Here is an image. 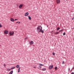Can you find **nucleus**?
Listing matches in <instances>:
<instances>
[{"mask_svg": "<svg viewBox=\"0 0 74 74\" xmlns=\"http://www.w3.org/2000/svg\"><path fill=\"white\" fill-rule=\"evenodd\" d=\"M25 40H26L27 39V37L25 38Z\"/></svg>", "mask_w": 74, "mask_h": 74, "instance_id": "obj_25", "label": "nucleus"}, {"mask_svg": "<svg viewBox=\"0 0 74 74\" xmlns=\"http://www.w3.org/2000/svg\"><path fill=\"white\" fill-rule=\"evenodd\" d=\"M68 70H69V71H70V68H69L68 69Z\"/></svg>", "mask_w": 74, "mask_h": 74, "instance_id": "obj_28", "label": "nucleus"}, {"mask_svg": "<svg viewBox=\"0 0 74 74\" xmlns=\"http://www.w3.org/2000/svg\"><path fill=\"white\" fill-rule=\"evenodd\" d=\"M29 15V13L28 12H26L25 14V16H27Z\"/></svg>", "mask_w": 74, "mask_h": 74, "instance_id": "obj_10", "label": "nucleus"}, {"mask_svg": "<svg viewBox=\"0 0 74 74\" xmlns=\"http://www.w3.org/2000/svg\"><path fill=\"white\" fill-rule=\"evenodd\" d=\"M18 20V19H15V21H17Z\"/></svg>", "mask_w": 74, "mask_h": 74, "instance_id": "obj_31", "label": "nucleus"}, {"mask_svg": "<svg viewBox=\"0 0 74 74\" xmlns=\"http://www.w3.org/2000/svg\"><path fill=\"white\" fill-rule=\"evenodd\" d=\"M13 73V70H12L11 71H10L9 73V74H12Z\"/></svg>", "mask_w": 74, "mask_h": 74, "instance_id": "obj_11", "label": "nucleus"}, {"mask_svg": "<svg viewBox=\"0 0 74 74\" xmlns=\"http://www.w3.org/2000/svg\"><path fill=\"white\" fill-rule=\"evenodd\" d=\"M14 32H9V35L10 36H14Z\"/></svg>", "mask_w": 74, "mask_h": 74, "instance_id": "obj_3", "label": "nucleus"}, {"mask_svg": "<svg viewBox=\"0 0 74 74\" xmlns=\"http://www.w3.org/2000/svg\"><path fill=\"white\" fill-rule=\"evenodd\" d=\"M11 70V69H7V71H10Z\"/></svg>", "mask_w": 74, "mask_h": 74, "instance_id": "obj_18", "label": "nucleus"}, {"mask_svg": "<svg viewBox=\"0 0 74 74\" xmlns=\"http://www.w3.org/2000/svg\"><path fill=\"white\" fill-rule=\"evenodd\" d=\"M20 71V67H19L18 69V73H19Z\"/></svg>", "mask_w": 74, "mask_h": 74, "instance_id": "obj_16", "label": "nucleus"}, {"mask_svg": "<svg viewBox=\"0 0 74 74\" xmlns=\"http://www.w3.org/2000/svg\"><path fill=\"white\" fill-rule=\"evenodd\" d=\"M23 6V5L22 4L20 5L19 6V8H21Z\"/></svg>", "mask_w": 74, "mask_h": 74, "instance_id": "obj_9", "label": "nucleus"}, {"mask_svg": "<svg viewBox=\"0 0 74 74\" xmlns=\"http://www.w3.org/2000/svg\"><path fill=\"white\" fill-rule=\"evenodd\" d=\"M49 69H52V68H53V65H51L49 67Z\"/></svg>", "mask_w": 74, "mask_h": 74, "instance_id": "obj_6", "label": "nucleus"}, {"mask_svg": "<svg viewBox=\"0 0 74 74\" xmlns=\"http://www.w3.org/2000/svg\"><path fill=\"white\" fill-rule=\"evenodd\" d=\"M20 23H21V22H19V23H18V24Z\"/></svg>", "mask_w": 74, "mask_h": 74, "instance_id": "obj_33", "label": "nucleus"}, {"mask_svg": "<svg viewBox=\"0 0 74 74\" xmlns=\"http://www.w3.org/2000/svg\"><path fill=\"white\" fill-rule=\"evenodd\" d=\"M33 44H34V42L33 41H31L29 42L30 45H32Z\"/></svg>", "mask_w": 74, "mask_h": 74, "instance_id": "obj_5", "label": "nucleus"}, {"mask_svg": "<svg viewBox=\"0 0 74 74\" xmlns=\"http://www.w3.org/2000/svg\"><path fill=\"white\" fill-rule=\"evenodd\" d=\"M16 68H19V65H17L16 66Z\"/></svg>", "mask_w": 74, "mask_h": 74, "instance_id": "obj_15", "label": "nucleus"}, {"mask_svg": "<svg viewBox=\"0 0 74 74\" xmlns=\"http://www.w3.org/2000/svg\"><path fill=\"white\" fill-rule=\"evenodd\" d=\"M56 2L57 4H59L60 3V0H56Z\"/></svg>", "mask_w": 74, "mask_h": 74, "instance_id": "obj_4", "label": "nucleus"}, {"mask_svg": "<svg viewBox=\"0 0 74 74\" xmlns=\"http://www.w3.org/2000/svg\"><path fill=\"white\" fill-rule=\"evenodd\" d=\"M74 19V17H73V18H72V20H73Z\"/></svg>", "mask_w": 74, "mask_h": 74, "instance_id": "obj_27", "label": "nucleus"}, {"mask_svg": "<svg viewBox=\"0 0 74 74\" xmlns=\"http://www.w3.org/2000/svg\"><path fill=\"white\" fill-rule=\"evenodd\" d=\"M18 23V22H16V23Z\"/></svg>", "mask_w": 74, "mask_h": 74, "instance_id": "obj_34", "label": "nucleus"}, {"mask_svg": "<svg viewBox=\"0 0 74 74\" xmlns=\"http://www.w3.org/2000/svg\"><path fill=\"white\" fill-rule=\"evenodd\" d=\"M2 27V25L0 24V27Z\"/></svg>", "mask_w": 74, "mask_h": 74, "instance_id": "obj_24", "label": "nucleus"}, {"mask_svg": "<svg viewBox=\"0 0 74 74\" xmlns=\"http://www.w3.org/2000/svg\"><path fill=\"white\" fill-rule=\"evenodd\" d=\"M63 35L64 36L66 35V33L64 32V33H63Z\"/></svg>", "mask_w": 74, "mask_h": 74, "instance_id": "obj_22", "label": "nucleus"}, {"mask_svg": "<svg viewBox=\"0 0 74 74\" xmlns=\"http://www.w3.org/2000/svg\"><path fill=\"white\" fill-rule=\"evenodd\" d=\"M60 29V28L59 27H58L57 28V30L58 31V30H59Z\"/></svg>", "mask_w": 74, "mask_h": 74, "instance_id": "obj_19", "label": "nucleus"}, {"mask_svg": "<svg viewBox=\"0 0 74 74\" xmlns=\"http://www.w3.org/2000/svg\"><path fill=\"white\" fill-rule=\"evenodd\" d=\"M28 17L29 20H31V19H32V18H31V17H30V16H28Z\"/></svg>", "mask_w": 74, "mask_h": 74, "instance_id": "obj_13", "label": "nucleus"}, {"mask_svg": "<svg viewBox=\"0 0 74 74\" xmlns=\"http://www.w3.org/2000/svg\"><path fill=\"white\" fill-rule=\"evenodd\" d=\"M15 66L12 67L11 68V70H12V69H15Z\"/></svg>", "mask_w": 74, "mask_h": 74, "instance_id": "obj_14", "label": "nucleus"}, {"mask_svg": "<svg viewBox=\"0 0 74 74\" xmlns=\"http://www.w3.org/2000/svg\"><path fill=\"white\" fill-rule=\"evenodd\" d=\"M3 65L4 66H5V64H4Z\"/></svg>", "mask_w": 74, "mask_h": 74, "instance_id": "obj_30", "label": "nucleus"}, {"mask_svg": "<svg viewBox=\"0 0 74 74\" xmlns=\"http://www.w3.org/2000/svg\"><path fill=\"white\" fill-rule=\"evenodd\" d=\"M10 21H11V22H14V18H10Z\"/></svg>", "mask_w": 74, "mask_h": 74, "instance_id": "obj_7", "label": "nucleus"}, {"mask_svg": "<svg viewBox=\"0 0 74 74\" xmlns=\"http://www.w3.org/2000/svg\"><path fill=\"white\" fill-rule=\"evenodd\" d=\"M55 70H58V68L57 67H56L55 68Z\"/></svg>", "mask_w": 74, "mask_h": 74, "instance_id": "obj_21", "label": "nucleus"}, {"mask_svg": "<svg viewBox=\"0 0 74 74\" xmlns=\"http://www.w3.org/2000/svg\"><path fill=\"white\" fill-rule=\"evenodd\" d=\"M71 74H74V72L72 73Z\"/></svg>", "mask_w": 74, "mask_h": 74, "instance_id": "obj_29", "label": "nucleus"}, {"mask_svg": "<svg viewBox=\"0 0 74 74\" xmlns=\"http://www.w3.org/2000/svg\"><path fill=\"white\" fill-rule=\"evenodd\" d=\"M59 33V32H56L54 33V34H58Z\"/></svg>", "mask_w": 74, "mask_h": 74, "instance_id": "obj_12", "label": "nucleus"}, {"mask_svg": "<svg viewBox=\"0 0 74 74\" xmlns=\"http://www.w3.org/2000/svg\"><path fill=\"white\" fill-rule=\"evenodd\" d=\"M34 68V69H35V68H36V66H34L33 67Z\"/></svg>", "mask_w": 74, "mask_h": 74, "instance_id": "obj_32", "label": "nucleus"}, {"mask_svg": "<svg viewBox=\"0 0 74 74\" xmlns=\"http://www.w3.org/2000/svg\"><path fill=\"white\" fill-rule=\"evenodd\" d=\"M62 31H63V29H61L59 31V32H62Z\"/></svg>", "mask_w": 74, "mask_h": 74, "instance_id": "obj_20", "label": "nucleus"}, {"mask_svg": "<svg viewBox=\"0 0 74 74\" xmlns=\"http://www.w3.org/2000/svg\"><path fill=\"white\" fill-rule=\"evenodd\" d=\"M62 64H64V61H63V62H62Z\"/></svg>", "mask_w": 74, "mask_h": 74, "instance_id": "obj_26", "label": "nucleus"}, {"mask_svg": "<svg viewBox=\"0 0 74 74\" xmlns=\"http://www.w3.org/2000/svg\"><path fill=\"white\" fill-rule=\"evenodd\" d=\"M4 33L5 34H7L8 33V31H5L4 32Z\"/></svg>", "mask_w": 74, "mask_h": 74, "instance_id": "obj_8", "label": "nucleus"}, {"mask_svg": "<svg viewBox=\"0 0 74 74\" xmlns=\"http://www.w3.org/2000/svg\"><path fill=\"white\" fill-rule=\"evenodd\" d=\"M37 30L39 32H40L43 33H44V31L42 30V27L40 26H38L37 27Z\"/></svg>", "mask_w": 74, "mask_h": 74, "instance_id": "obj_1", "label": "nucleus"}, {"mask_svg": "<svg viewBox=\"0 0 74 74\" xmlns=\"http://www.w3.org/2000/svg\"><path fill=\"white\" fill-rule=\"evenodd\" d=\"M42 71H45L46 70V69L45 68H43L42 69Z\"/></svg>", "mask_w": 74, "mask_h": 74, "instance_id": "obj_17", "label": "nucleus"}, {"mask_svg": "<svg viewBox=\"0 0 74 74\" xmlns=\"http://www.w3.org/2000/svg\"><path fill=\"white\" fill-rule=\"evenodd\" d=\"M53 55H55V53H53Z\"/></svg>", "mask_w": 74, "mask_h": 74, "instance_id": "obj_23", "label": "nucleus"}, {"mask_svg": "<svg viewBox=\"0 0 74 74\" xmlns=\"http://www.w3.org/2000/svg\"><path fill=\"white\" fill-rule=\"evenodd\" d=\"M44 66V65L40 64H39V66H38L39 69H41V66Z\"/></svg>", "mask_w": 74, "mask_h": 74, "instance_id": "obj_2", "label": "nucleus"}]
</instances>
